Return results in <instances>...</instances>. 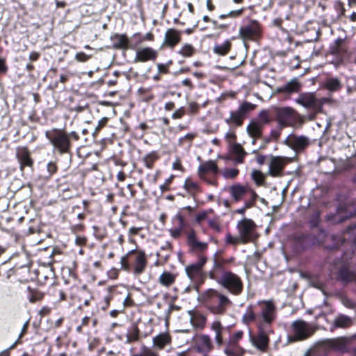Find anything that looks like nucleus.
Listing matches in <instances>:
<instances>
[{"label":"nucleus","instance_id":"1","mask_svg":"<svg viewBox=\"0 0 356 356\" xmlns=\"http://www.w3.org/2000/svg\"><path fill=\"white\" fill-rule=\"evenodd\" d=\"M277 318V308L273 300H261L250 304L242 316V323L249 325L257 323V326L270 327Z\"/></svg>","mask_w":356,"mask_h":356},{"label":"nucleus","instance_id":"2","mask_svg":"<svg viewBox=\"0 0 356 356\" xmlns=\"http://www.w3.org/2000/svg\"><path fill=\"white\" fill-rule=\"evenodd\" d=\"M209 277L216 280L220 286L233 296H240L244 289L241 277L237 274L225 270L222 263H216L209 271Z\"/></svg>","mask_w":356,"mask_h":356},{"label":"nucleus","instance_id":"3","mask_svg":"<svg viewBox=\"0 0 356 356\" xmlns=\"http://www.w3.org/2000/svg\"><path fill=\"white\" fill-rule=\"evenodd\" d=\"M202 303L207 304L213 313L218 314H224L227 308L232 305L228 297L211 289L202 293Z\"/></svg>","mask_w":356,"mask_h":356},{"label":"nucleus","instance_id":"4","mask_svg":"<svg viewBox=\"0 0 356 356\" xmlns=\"http://www.w3.org/2000/svg\"><path fill=\"white\" fill-rule=\"evenodd\" d=\"M263 35V26L261 24L253 19L246 18L239 28L238 38L244 44L250 42H258Z\"/></svg>","mask_w":356,"mask_h":356},{"label":"nucleus","instance_id":"5","mask_svg":"<svg viewBox=\"0 0 356 356\" xmlns=\"http://www.w3.org/2000/svg\"><path fill=\"white\" fill-rule=\"evenodd\" d=\"M326 236L323 229H318V234L297 232L293 236L295 248L300 251L305 250L309 247L322 243Z\"/></svg>","mask_w":356,"mask_h":356},{"label":"nucleus","instance_id":"6","mask_svg":"<svg viewBox=\"0 0 356 356\" xmlns=\"http://www.w3.org/2000/svg\"><path fill=\"white\" fill-rule=\"evenodd\" d=\"M273 108V119L278 123L281 129L292 126L300 118L299 113L291 107L275 106Z\"/></svg>","mask_w":356,"mask_h":356},{"label":"nucleus","instance_id":"7","mask_svg":"<svg viewBox=\"0 0 356 356\" xmlns=\"http://www.w3.org/2000/svg\"><path fill=\"white\" fill-rule=\"evenodd\" d=\"M134 256V273L136 275H140L145 270L147 266V259L144 252L136 251L135 250L129 251L127 254L122 257L120 263L122 268L124 270H129L130 265L129 259L130 257Z\"/></svg>","mask_w":356,"mask_h":356},{"label":"nucleus","instance_id":"8","mask_svg":"<svg viewBox=\"0 0 356 356\" xmlns=\"http://www.w3.org/2000/svg\"><path fill=\"white\" fill-rule=\"evenodd\" d=\"M236 229L243 244L254 241L258 238L257 225L252 219L244 218L236 225Z\"/></svg>","mask_w":356,"mask_h":356},{"label":"nucleus","instance_id":"9","mask_svg":"<svg viewBox=\"0 0 356 356\" xmlns=\"http://www.w3.org/2000/svg\"><path fill=\"white\" fill-rule=\"evenodd\" d=\"M45 136L60 154L69 152L70 147V137L63 130L54 129L46 131Z\"/></svg>","mask_w":356,"mask_h":356},{"label":"nucleus","instance_id":"10","mask_svg":"<svg viewBox=\"0 0 356 356\" xmlns=\"http://www.w3.org/2000/svg\"><path fill=\"white\" fill-rule=\"evenodd\" d=\"M329 52L334 56L337 65L343 64L349 58L348 45L346 38H338L329 47Z\"/></svg>","mask_w":356,"mask_h":356},{"label":"nucleus","instance_id":"11","mask_svg":"<svg viewBox=\"0 0 356 356\" xmlns=\"http://www.w3.org/2000/svg\"><path fill=\"white\" fill-rule=\"evenodd\" d=\"M243 334L244 333L242 330H238L230 335L224 350L225 353L227 356L243 355L245 350L239 344V341L243 337Z\"/></svg>","mask_w":356,"mask_h":356},{"label":"nucleus","instance_id":"12","mask_svg":"<svg viewBox=\"0 0 356 356\" xmlns=\"http://www.w3.org/2000/svg\"><path fill=\"white\" fill-rule=\"evenodd\" d=\"M257 327L258 330L257 334L251 336V341L259 350L265 353L269 346L270 338L268 335L270 333H273V331L270 327H262L261 325Z\"/></svg>","mask_w":356,"mask_h":356},{"label":"nucleus","instance_id":"13","mask_svg":"<svg viewBox=\"0 0 356 356\" xmlns=\"http://www.w3.org/2000/svg\"><path fill=\"white\" fill-rule=\"evenodd\" d=\"M270 162L268 175L273 177H281L284 175L286 165L291 162V159L282 156L269 155Z\"/></svg>","mask_w":356,"mask_h":356},{"label":"nucleus","instance_id":"14","mask_svg":"<svg viewBox=\"0 0 356 356\" xmlns=\"http://www.w3.org/2000/svg\"><path fill=\"white\" fill-rule=\"evenodd\" d=\"M293 335L289 337L291 341L305 340L313 334L307 323L302 320H297L291 325Z\"/></svg>","mask_w":356,"mask_h":356},{"label":"nucleus","instance_id":"15","mask_svg":"<svg viewBox=\"0 0 356 356\" xmlns=\"http://www.w3.org/2000/svg\"><path fill=\"white\" fill-rule=\"evenodd\" d=\"M352 216V213H348V206L346 204H339L335 213H328L326 221L332 224L342 222Z\"/></svg>","mask_w":356,"mask_h":356},{"label":"nucleus","instance_id":"16","mask_svg":"<svg viewBox=\"0 0 356 356\" xmlns=\"http://www.w3.org/2000/svg\"><path fill=\"white\" fill-rule=\"evenodd\" d=\"M16 158L19 163L21 171H24V168H32L33 165V159L31 156V152L26 147L19 146L16 148Z\"/></svg>","mask_w":356,"mask_h":356},{"label":"nucleus","instance_id":"17","mask_svg":"<svg viewBox=\"0 0 356 356\" xmlns=\"http://www.w3.org/2000/svg\"><path fill=\"white\" fill-rule=\"evenodd\" d=\"M284 143L291 147L296 152L304 150L309 145V141L307 137L304 136L290 135L289 136Z\"/></svg>","mask_w":356,"mask_h":356},{"label":"nucleus","instance_id":"18","mask_svg":"<svg viewBox=\"0 0 356 356\" xmlns=\"http://www.w3.org/2000/svg\"><path fill=\"white\" fill-rule=\"evenodd\" d=\"M157 56L158 52L153 48L149 47H142L136 50L134 62L145 63L147 61L155 60Z\"/></svg>","mask_w":356,"mask_h":356},{"label":"nucleus","instance_id":"19","mask_svg":"<svg viewBox=\"0 0 356 356\" xmlns=\"http://www.w3.org/2000/svg\"><path fill=\"white\" fill-rule=\"evenodd\" d=\"M252 191V189L248 186H244L240 184H233L227 188V191L236 202L241 201L244 196L250 193Z\"/></svg>","mask_w":356,"mask_h":356},{"label":"nucleus","instance_id":"20","mask_svg":"<svg viewBox=\"0 0 356 356\" xmlns=\"http://www.w3.org/2000/svg\"><path fill=\"white\" fill-rule=\"evenodd\" d=\"M172 227L169 229V232L172 237L178 238L181 236L186 226L184 216L181 213H178L172 218Z\"/></svg>","mask_w":356,"mask_h":356},{"label":"nucleus","instance_id":"21","mask_svg":"<svg viewBox=\"0 0 356 356\" xmlns=\"http://www.w3.org/2000/svg\"><path fill=\"white\" fill-rule=\"evenodd\" d=\"M218 172V168L216 163L213 161H209L202 163V182L206 181L208 185L217 186L218 182L216 179H212L209 181L206 180L204 175L211 173L212 175H216Z\"/></svg>","mask_w":356,"mask_h":356},{"label":"nucleus","instance_id":"22","mask_svg":"<svg viewBox=\"0 0 356 356\" xmlns=\"http://www.w3.org/2000/svg\"><path fill=\"white\" fill-rule=\"evenodd\" d=\"M348 244L350 246L353 254L356 250V224L350 225L342 236V245Z\"/></svg>","mask_w":356,"mask_h":356},{"label":"nucleus","instance_id":"23","mask_svg":"<svg viewBox=\"0 0 356 356\" xmlns=\"http://www.w3.org/2000/svg\"><path fill=\"white\" fill-rule=\"evenodd\" d=\"M264 129V127L259 122L252 120L249 123L247 132L252 138V144H255L257 140L262 138Z\"/></svg>","mask_w":356,"mask_h":356},{"label":"nucleus","instance_id":"24","mask_svg":"<svg viewBox=\"0 0 356 356\" xmlns=\"http://www.w3.org/2000/svg\"><path fill=\"white\" fill-rule=\"evenodd\" d=\"M186 271L188 277L194 282V288L198 291L200 281V261L188 266Z\"/></svg>","mask_w":356,"mask_h":356},{"label":"nucleus","instance_id":"25","mask_svg":"<svg viewBox=\"0 0 356 356\" xmlns=\"http://www.w3.org/2000/svg\"><path fill=\"white\" fill-rule=\"evenodd\" d=\"M323 86L330 92H337L343 88V83L337 77L327 76L325 79Z\"/></svg>","mask_w":356,"mask_h":356},{"label":"nucleus","instance_id":"26","mask_svg":"<svg viewBox=\"0 0 356 356\" xmlns=\"http://www.w3.org/2000/svg\"><path fill=\"white\" fill-rule=\"evenodd\" d=\"M152 341L154 347L162 350L171 344L172 337L168 332H165L155 336Z\"/></svg>","mask_w":356,"mask_h":356},{"label":"nucleus","instance_id":"27","mask_svg":"<svg viewBox=\"0 0 356 356\" xmlns=\"http://www.w3.org/2000/svg\"><path fill=\"white\" fill-rule=\"evenodd\" d=\"M181 31L174 29H168L165 34V44L170 47H175L181 40Z\"/></svg>","mask_w":356,"mask_h":356},{"label":"nucleus","instance_id":"28","mask_svg":"<svg viewBox=\"0 0 356 356\" xmlns=\"http://www.w3.org/2000/svg\"><path fill=\"white\" fill-rule=\"evenodd\" d=\"M113 47L115 49H134V47L129 44V41L124 35H115L113 38Z\"/></svg>","mask_w":356,"mask_h":356},{"label":"nucleus","instance_id":"29","mask_svg":"<svg viewBox=\"0 0 356 356\" xmlns=\"http://www.w3.org/2000/svg\"><path fill=\"white\" fill-rule=\"evenodd\" d=\"M231 154L237 163H243L245 156L247 154L243 147L238 143H235L232 145Z\"/></svg>","mask_w":356,"mask_h":356},{"label":"nucleus","instance_id":"30","mask_svg":"<svg viewBox=\"0 0 356 356\" xmlns=\"http://www.w3.org/2000/svg\"><path fill=\"white\" fill-rule=\"evenodd\" d=\"M301 86L296 80L291 81L278 89V91L283 93H293L300 91Z\"/></svg>","mask_w":356,"mask_h":356},{"label":"nucleus","instance_id":"31","mask_svg":"<svg viewBox=\"0 0 356 356\" xmlns=\"http://www.w3.org/2000/svg\"><path fill=\"white\" fill-rule=\"evenodd\" d=\"M259 120H255L256 122H259L262 126L264 127L266 124H269L270 122L275 121L273 119V108H272L270 111L262 110L259 113Z\"/></svg>","mask_w":356,"mask_h":356},{"label":"nucleus","instance_id":"32","mask_svg":"<svg viewBox=\"0 0 356 356\" xmlns=\"http://www.w3.org/2000/svg\"><path fill=\"white\" fill-rule=\"evenodd\" d=\"M232 46V42L227 40L222 44H216L213 52L218 55L225 56L230 51Z\"/></svg>","mask_w":356,"mask_h":356},{"label":"nucleus","instance_id":"33","mask_svg":"<svg viewBox=\"0 0 356 356\" xmlns=\"http://www.w3.org/2000/svg\"><path fill=\"white\" fill-rule=\"evenodd\" d=\"M175 275L170 272H163L159 278V283L164 286L169 287L175 282Z\"/></svg>","mask_w":356,"mask_h":356},{"label":"nucleus","instance_id":"34","mask_svg":"<svg viewBox=\"0 0 356 356\" xmlns=\"http://www.w3.org/2000/svg\"><path fill=\"white\" fill-rule=\"evenodd\" d=\"M320 221V212L316 211L311 216L309 220L311 232L318 234V229H322L319 227Z\"/></svg>","mask_w":356,"mask_h":356},{"label":"nucleus","instance_id":"35","mask_svg":"<svg viewBox=\"0 0 356 356\" xmlns=\"http://www.w3.org/2000/svg\"><path fill=\"white\" fill-rule=\"evenodd\" d=\"M244 117L242 115L239 111L237 109L235 111L230 113V118L227 120V123L232 124L236 126L240 127L243 124Z\"/></svg>","mask_w":356,"mask_h":356},{"label":"nucleus","instance_id":"36","mask_svg":"<svg viewBox=\"0 0 356 356\" xmlns=\"http://www.w3.org/2000/svg\"><path fill=\"white\" fill-rule=\"evenodd\" d=\"M328 102V99L323 97L321 99L314 98L313 104L309 108H312L316 113H321L323 111V105Z\"/></svg>","mask_w":356,"mask_h":356},{"label":"nucleus","instance_id":"37","mask_svg":"<svg viewBox=\"0 0 356 356\" xmlns=\"http://www.w3.org/2000/svg\"><path fill=\"white\" fill-rule=\"evenodd\" d=\"M212 329L216 332V341L218 345L220 346L223 343L222 330V327L219 321H215L213 323Z\"/></svg>","mask_w":356,"mask_h":356},{"label":"nucleus","instance_id":"38","mask_svg":"<svg viewBox=\"0 0 356 356\" xmlns=\"http://www.w3.org/2000/svg\"><path fill=\"white\" fill-rule=\"evenodd\" d=\"M315 98L314 95L309 94L301 95L297 100V102L305 108H309L313 104V101Z\"/></svg>","mask_w":356,"mask_h":356},{"label":"nucleus","instance_id":"39","mask_svg":"<svg viewBox=\"0 0 356 356\" xmlns=\"http://www.w3.org/2000/svg\"><path fill=\"white\" fill-rule=\"evenodd\" d=\"M139 339V330L137 327H131L127 334V343H131Z\"/></svg>","mask_w":356,"mask_h":356},{"label":"nucleus","instance_id":"40","mask_svg":"<svg viewBox=\"0 0 356 356\" xmlns=\"http://www.w3.org/2000/svg\"><path fill=\"white\" fill-rule=\"evenodd\" d=\"M334 323L337 327L345 328L349 327L351 325V320L347 316L341 315L337 318H336Z\"/></svg>","mask_w":356,"mask_h":356},{"label":"nucleus","instance_id":"41","mask_svg":"<svg viewBox=\"0 0 356 356\" xmlns=\"http://www.w3.org/2000/svg\"><path fill=\"white\" fill-rule=\"evenodd\" d=\"M159 159V155L156 152H152L149 154H147L143 158V162L145 166L148 168H152L154 166V162Z\"/></svg>","mask_w":356,"mask_h":356},{"label":"nucleus","instance_id":"42","mask_svg":"<svg viewBox=\"0 0 356 356\" xmlns=\"http://www.w3.org/2000/svg\"><path fill=\"white\" fill-rule=\"evenodd\" d=\"M225 243L226 245L237 246L239 244H243L241 237L233 236L230 232H227L225 237Z\"/></svg>","mask_w":356,"mask_h":356},{"label":"nucleus","instance_id":"43","mask_svg":"<svg viewBox=\"0 0 356 356\" xmlns=\"http://www.w3.org/2000/svg\"><path fill=\"white\" fill-rule=\"evenodd\" d=\"M255 106H256L254 104L250 102H244L239 106L238 110L245 118L250 111L255 108Z\"/></svg>","mask_w":356,"mask_h":356},{"label":"nucleus","instance_id":"44","mask_svg":"<svg viewBox=\"0 0 356 356\" xmlns=\"http://www.w3.org/2000/svg\"><path fill=\"white\" fill-rule=\"evenodd\" d=\"M188 243L193 250L200 249V243L197 241L193 231L190 232L188 234Z\"/></svg>","mask_w":356,"mask_h":356},{"label":"nucleus","instance_id":"45","mask_svg":"<svg viewBox=\"0 0 356 356\" xmlns=\"http://www.w3.org/2000/svg\"><path fill=\"white\" fill-rule=\"evenodd\" d=\"M245 10V8H242L238 10H232V11L229 12L227 14H222V15H219V18L221 19H226L228 17L237 18L238 17H241L243 15Z\"/></svg>","mask_w":356,"mask_h":356},{"label":"nucleus","instance_id":"46","mask_svg":"<svg viewBox=\"0 0 356 356\" xmlns=\"http://www.w3.org/2000/svg\"><path fill=\"white\" fill-rule=\"evenodd\" d=\"M252 177L257 186H262L265 181L264 174L259 170H254L252 173Z\"/></svg>","mask_w":356,"mask_h":356},{"label":"nucleus","instance_id":"47","mask_svg":"<svg viewBox=\"0 0 356 356\" xmlns=\"http://www.w3.org/2000/svg\"><path fill=\"white\" fill-rule=\"evenodd\" d=\"M29 300L31 302L33 303L37 301H40L43 298V293L35 290H31L30 288H29Z\"/></svg>","mask_w":356,"mask_h":356},{"label":"nucleus","instance_id":"48","mask_svg":"<svg viewBox=\"0 0 356 356\" xmlns=\"http://www.w3.org/2000/svg\"><path fill=\"white\" fill-rule=\"evenodd\" d=\"M185 188L191 193L196 192L198 189V184L191 179H187L184 184Z\"/></svg>","mask_w":356,"mask_h":356},{"label":"nucleus","instance_id":"49","mask_svg":"<svg viewBox=\"0 0 356 356\" xmlns=\"http://www.w3.org/2000/svg\"><path fill=\"white\" fill-rule=\"evenodd\" d=\"M238 173L239 170L237 168H226L223 172V176L226 179H234Z\"/></svg>","mask_w":356,"mask_h":356},{"label":"nucleus","instance_id":"50","mask_svg":"<svg viewBox=\"0 0 356 356\" xmlns=\"http://www.w3.org/2000/svg\"><path fill=\"white\" fill-rule=\"evenodd\" d=\"M195 50L194 47L188 44H184L180 50V54L184 56H191Z\"/></svg>","mask_w":356,"mask_h":356},{"label":"nucleus","instance_id":"51","mask_svg":"<svg viewBox=\"0 0 356 356\" xmlns=\"http://www.w3.org/2000/svg\"><path fill=\"white\" fill-rule=\"evenodd\" d=\"M213 348L211 339L208 335H202V351L207 349L208 351L211 350Z\"/></svg>","mask_w":356,"mask_h":356},{"label":"nucleus","instance_id":"52","mask_svg":"<svg viewBox=\"0 0 356 356\" xmlns=\"http://www.w3.org/2000/svg\"><path fill=\"white\" fill-rule=\"evenodd\" d=\"M325 343L327 347L336 350L340 349L341 346V343L337 339H328Z\"/></svg>","mask_w":356,"mask_h":356},{"label":"nucleus","instance_id":"53","mask_svg":"<svg viewBox=\"0 0 356 356\" xmlns=\"http://www.w3.org/2000/svg\"><path fill=\"white\" fill-rule=\"evenodd\" d=\"M252 153L256 154L255 161L260 165H264L266 163V159L269 157V156L259 154L258 150H254Z\"/></svg>","mask_w":356,"mask_h":356},{"label":"nucleus","instance_id":"54","mask_svg":"<svg viewBox=\"0 0 356 356\" xmlns=\"http://www.w3.org/2000/svg\"><path fill=\"white\" fill-rule=\"evenodd\" d=\"M250 193L251 194L252 197L250 200L246 201L244 204L247 209L254 206L257 197V194L255 193L254 191L252 190Z\"/></svg>","mask_w":356,"mask_h":356},{"label":"nucleus","instance_id":"55","mask_svg":"<svg viewBox=\"0 0 356 356\" xmlns=\"http://www.w3.org/2000/svg\"><path fill=\"white\" fill-rule=\"evenodd\" d=\"M209 226L216 232L220 231V226L219 222L216 219H211L207 220Z\"/></svg>","mask_w":356,"mask_h":356},{"label":"nucleus","instance_id":"56","mask_svg":"<svg viewBox=\"0 0 356 356\" xmlns=\"http://www.w3.org/2000/svg\"><path fill=\"white\" fill-rule=\"evenodd\" d=\"M91 57V55H87L83 52H79L75 55V59L79 62H86Z\"/></svg>","mask_w":356,"mask_h":356},{"label":"nucleus","instance_id":"57","mask_svg":"<svg viewBox=\"0 0 356 356\" xmlns=\"http://www.w3.org/2000/svg\"><path fill=\"white\" fill-rule=\"evenodd\" d=\"M132 356H157V354L148 348H144L141 353Z\"/></svg>","mask_w":356,"mask_h":356},{"label":"nucleus","instance_id":"58","mask_svg":"<svg viewBox=\"0 0 356 356\" xmlns=\"http://www.w3.org/2000/svg\"><path fill=\"white\" fill-rule=\"evenodd\" d=\"M47 168L49 175L51 176L57 172L58 166L56 162L51 161L47 164Z\"/></svg>","mask_w":356,"mask_h":356},{"label":"nucleus","instance_id":"59","mask_svg":"<svg viewBox=\"0 0 356 356\" xmlns=\"http://www.w3.org/2000/svg\"><path fill=\"white\" fill-rule=\"evenodd\" d=\"M235 260V258L232 257L229 259H222L221 260H218L216 258L214 259V263L213 265L216 264V263H222V268L225 270L224 266L227 264H231L234 262Z\"/></svg>","mask_w":356,"mask_h":356},{"label":"nucleus","instance_id":"60","mask_svg":"<svg viewBox=\"0 0 356 356\" xmlns=\"http://www.w3.org/2000/svg\"><path fill=\"white\" fill-rule=\"evenodd\" d=\"M280 135H281V131L280 130H277V129H272L270 131V134H269L270 138L273 141H277L279 140V138H280Z\"/></svg>","mask_w":356,"mask_h":356},{"label":"nucleus","instance_id":"61","mask_svg":"<svg viewBox=\"0 0 356 356\" xmlns=\"http://www.w3.org/2000/svg\"><path fill=\"white\" fill-rule=\"evenodd\" d=\"M107 120H108L106 118H104L99 121L98 125L95 128V132L93 134L94 136L96 135L101 130V129L106 125Z\"/></svg>","mask_w":356,"mask_h":356},{"label":"nucleus","instance_id":"62","mask_svg":"<svg viewBox=\"0 0 356 356\" xmlns=\"http://www.w3.org/2000/svg\"><path fill=\"white\" fill-rule=\"evenodd\" d=\"M207 261V258L202 255V284L204 282V280L209 277V272H206L203 270V266Z\"/></svg>","mask_w":356,"mask_h":356},{"label":"nucleus","instance_id":"63","mask_svg":"<svg viewBox=\"0 0 356 356\" xmlns=\"http://www.w3.org/2000/svg\"><path fill=\"white\" fill-rule=\"evenodd\" d=\"M343 305L349 309H354L355 307V303L350 299L346 298L343 301Z\"/></svg>","mask_w":356,"mask_h":356},{"label":"nucleus","instance_id":"64","mask_svg":"<svg viewBox=\"0 0 356 356\" xmlns=\"http://www.w3.org/2000/svg\"><path fill=\"white\" fill-rule=\"evenodd\" d=\"M184 114V110L181 108L178 110H177L173 114H172V118L173 119H179L181 118Z\"/></svg>","mask_w":356,"mask_h":356}]
</instances>
